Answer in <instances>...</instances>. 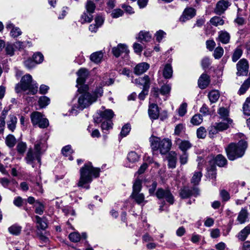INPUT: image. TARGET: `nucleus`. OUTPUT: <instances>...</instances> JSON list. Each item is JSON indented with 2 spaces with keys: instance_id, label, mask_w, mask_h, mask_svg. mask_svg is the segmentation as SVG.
Wrapping results in <instances>:
<instances>
[{
  "instance_id": "obj_1",
  "label": "nucleus",
  "mask_w": 250,
  "mask_h": 250,
  "mask_svg": "<svg viewBox=\"0 0 250 250\" xmlns=\"http://www.w3.org/2000/svg\"><path fill=\"white\" fill-rule=\"evenodd\" d=\"M100 171V168L93 167L91 163L88 162L85 164L80 170V178L78 183V186L83 187L84 185L91 183L94 178L99 176ZM84 188L89 189V186L84 187Z\"/></svg>"
},
{
  "instance_id": "obj_2",
  "label": "nucleus",
  "mask_w": 250,
  "mask_h": 250,
  "mask_svg": "<svg viewBox=\"0 0 250 250\" xmlns=\"http://www.w3.org/2000/svg\"><path fill=\"white\" fill-rule=\"evenodd\" d=\"M88 90V86L87 85L78 87V104L75 107L79 110H83L96 101V97H92V95L87 92Z\"/></svg>"
},
{
  "instance_id": "obj_3",
  "label": "nucleus",
  "mask_w": 250,
  "mask_h": 250,
  "mask_svg": "<svg viewBox=\"0 0 250 250\" xmlns=\"http://www.w3.org/2000/svg\"><path fill=\"white\" fill-rule=\"evenodd\" d=\"M248 147L247 142L243 140L238 143H230L225 149L228 159L233 161L242 157Z\"/></svg>"
},
{
  "instance_id": "obj_4",
  "label": "nucleus",
  "mask_w": 250,
  "mask_h": 250,
  "mask_svg": "<svg viewBox=\"0 0 250 250\" xmlns=\"http://www.w3.org/2000/svg\"><path fill=\"white\" fill-rule=\"evenodd\" d=\"M15 90L17 93L21 91L27 94H35L38 91V85L36 82L32 80L30 74H27L22 77L21 82L17 84Z\"/></svg>"
},
{
  "instance_id": "obj_5",
  "label": "nucleus",
  "mask_w": 250,
  "mask_h": 250,
  "mask_svg": "<svg viewBox=\"0 0 250 250\" xmlns=\"http://www.w3.org/2000/svg\"><path fill=\"white\" fill-rule=\"evenodd\" d=\"M46 148L44 141L42 140L37 141L35 142L33 153V150L30 148L28 150L26 156L25 158L26 162L28 164H32L35 160H37L38 162L41 163L40 155L42 151H44Z\"/></svg>"
},
{
  "instance_id": "obj_6",
  "label": "nucleus",
  "mask_w": 250,
  "mask_h": 250,
  "mask_svg": "<svg viewBox=\"0 0 250 250\" xmlns=\"http://www.w3.org/2000/svg\"><path fill=\"white\" fill-rule=\"evenodd\" d=\"M31 120L34 125H38L40 128H46L49 125L48 120L39 112H34L31 114Z\"/></svg>"
},
{
  "instance_id": "obj_7",
  "label": "nucleus",
  "mask_w": 250,
  "mask_h": 250,
  "mask_svg": "<svg viewBox=\"0 0 250 250\" xmlns=\"http://www.w3.org/2000/svg\"><path fill=\"white\" fill-rule=\"evenodd\" d=\"M104 111H100L99 117L95 116L94 118V122L96 123H100L103 120H110L114 116V113L111 109H104V107H103Z\"/></svg>"
},
{
  "instance_id": "obj_8",
  "label": "nucleus",
  "mask_w": 250,
  "mask_h": 250,
  "mask_svg": "<svg viewBox=\"0 0 250 250\" xmlns=\"http://www.w3.org/2000/svg\"><path fill=\"white\" fill-rule=\"evenodd\" d=\"M237 73L238 76L246 75L248 74L249 64L248 61L245 59H241L236 64Z\"/></svg>"
},
{
  "instance_id": "obj_9",
  "label": "nucleus",
  "mask_w": 250,
  "mask_h": 250,
  "mask_svg": "<svg viewBox=\"0 0 250 250\" xmlns=\"http://www.w3.org/2000/svg\"><path fill=\"white\" fill-rule=\"evenodd\" d=\"M156 195L159 199L165 198L166 201L171 205L173 204L174 203V197L169 190H164L162 188H159L157 191Z\"/></svg>"
},
{
  "instance_id": "obj_10",
  "label": "nucleus",
  "mask_w": 250,
  "mask_h": 250,
  "mask_svg": "<svg viewBox=\"0 0 250 250\" xmlns=\"http://www.w3.org/2000/svg\"><path fill=\"white\" fill-rule=\"evenodd\" d=\"M156 195L159 199L165 198L166 201L171 205L173 204L174 203V197L169 190H164L162 188H159L157 191Z\"/></svg>"
},
{
  "instance_id": "obj_11",
  "label": "nucleus",
  "mask_w": 250,
  "mask_h": 250,
  "mask_svg": "<svg viewBox=\"0 0 250 250\" xmlns=\"http://www.w3.org/2000/svg\"><path fill=\"white\" fill-rule=\"evenodd\" d=\"M129 50L127 46L125 44L119 43L116 47H114L112 49V52L113 55L116 57H119L121 55L125 54V55H128Z\"/></svg>"
},
{
  "instance_id": "obj_12",
  "label": "nucleus",
  "mask_w": 250,
  "mask_h": 250,
  "mask_svg": "<svg viewBox=\"0 0 250 250\" xmlns=\"http://www.w3.org/2000/svg\"><path fill=\"white\" fill-rule=\"evenodd\" d=\"M148 114L152 120L158 119L160 116V108L155 104H150L148 108Z\"/></svg>"
},
{
  "instance_id": "obj_13",
  "label": "nucleus",
  "mask_w": 250,
  "mask_h": 250,
  "mask_svg": "<svg viewBox=\"0 0 250 250\" xmlns=\"http://www.w3.org/2000/svg\"><path fill=\"white\" fill-rule=\"evenodd\" d=\"M88 71L85 68H81L77 72L78 78L77 80V87H80L83 85H84V83L87 76H88Z\"/></svg>"
},
{
  "instance_id": "obj_14",
  "label": "nucleus",
  "mask_w": 250,
  "mask_h": 250,
  "mask_svg": "<svg viewBox=\"0 0 250 250\" xmlns=\"http://www.w3.org/2000/svg\"><path fill=\"white\" fill-rule=\"evenodd\" d=\"M132 82L137 85H142L145 90H148L150 87V78L147 75L136 79Z\"/></svg>"
},
{
  "instance_id": "obj_15",
  "label": "nucleus",
  "mask_w": 250,
  "mask_h": 250,
  "mask_svg": "<svg viewBox=\"0 0 250 250\" xmlns=\"http://www.w3.org/2000/svg\"><path fill=\"white\" fill-rule=\"evenodd\" d=\"M230 5L229 2L227 0H221L219 1L215 8V13L218 15H221Z\"/></svg>"
},
{
  "instance_id": "obj_16",
  "label": "nucleus",
  "mask_w": 250,
  "mask_h": 250,
  "mask_svg": "<svg viewBox=\"0 0 250 250\" xmlns=\"http://www.w3.org/2000/svg\"><path fill=\"white\" fill-rule=\"evenodd\" d=\"M195 15V11L194 9L192 8H186L180 18V21L182 22H185L188 20L192 18Z\"/></svg>"
},
{
  "instance_id": "obj_17",
  "label": "nucleus",
  "mask_w": 250,
  "mask_h": 250,
  "mask_svg": "<svg viewBox=\"0 0 250 250\" xmlns=\"http://www.w3.org/2000/svg\"><path fill=\"white\" fill-rule=\"evenodd\" d=\"M171 142L168 139H164L161 141L159 150L162 154H165L170 149Z\"/></svg>"
},
{
  "instance_id": "obj_18",
  "label": "nucleus",
  "mask_w": 250,
  "mask_h": 250,
  "mask_svg": "<svg viewBox=\"0 0 250 250\" xmlns=\"http://www.w3.org/2000/svg\"><path fill=\"white\" fill-rule=\"evenodd\" d=\"M198 189L196 188L190 189L188 188L185 187L181 189L180 194L182 198H187L191 195L198 194Z\"/></svg>"
},
{
  "instance_id": "obj_19",
  "label": "nucleus",
  "mask_w": 250,
  "mask_h": 250,
  "mask_svg": "<svg viewBox=\"0 0 250 250\" xmlns=\"http://www.w3.org/2000/svg\"><path fill=\"white\" fill-rule=\"evenodd\" d=\"M230 36L226 31H221L218 32V36L216 41L221 42L223 44H227L229 42Z\"/></svg>"
},
{
  "instance_id": "obj_20",
  "label": "nucleus",
  "mask_w": 250,
  "mask_h": 250,
  "mask_svg": "<svg viewBox=\"0 0 250 250\" xmlns=\"http://www.w3.org/2000/svg\"><path fill=\"white\" fill-rule=\"evenodd\" d=\"M210 83L209 77L206 74H203L198 80V86L201 89L206 88Z\"/></svg>"
},
{
  "instance_id": "obj_21",
  "label": "nucleus",
  "mask_w": 250,
  "mask_h": 250,
  "mask_svg": "<svg viewBox=\"0 0 250 250\" xmlns=\"http://www.w3.org/2000/svg\"><path fill=\"white\" fill-rule=\"evenodd\" d=\"M149 68V64L146 62H141L138 64L134 68L135 74L139 75L145 73Z\"/></svg>"
},
{
  "instance_id": "obj_22",
  "label": "nucleus",
  "mask_w": 250,
  "mask_h": 250,
  "mask_svg": "<svg viewBox=\"0 0 250 250\" xmlns=\"http://www.w3.org/2000/svg\"><path fill=\"white\" fill-rule=\"evenodd\" d=\"M9 120L7 121V128L11 131L14 132L16 127L17 118L14 115H9Z\"/></svg>"
},
{
  "instance_id": "obj_23",
  "label": "nucleus",
  "mask_w": 250,
  "mask_h": 250,
  "mask_svg": "<svg viewBox=\"0 0 250 250\" xmlns=\"http://www.w3.org/2000/svg\"><path fill=\"white\" fill-rule=\"evenodd\" d=\"M177 144L179 148L183 151V152H187V150L189 149L191 146V144L187 140H181L178 139L177 141Z\"/></svg>"
},
{
  "instance_id": "obj_24",
  "label": "nucleus",
  "mask_w": 250,
  "mask_h": 250,
  "mask_svg": "<svg viewBox=\"0 0 250 250\" xmlns=\"http://www.w3.org/2000/svg\"><path fill=\"white\" fill-rule=\"evenodd\" d=\"M168 167L169 168H174L176 167L177 162V154L175 152H171L168 157Z\"/></svg>"
},
{
  "instance_id": "obj_25",
  "label": "nucleus",
  "mask_w": 250,
  "mask_h": 250,
  "mask_svg": "<svg viewBox=\"0 0 250 250\" xmlns=\"http://www.w3.org/2000/svg\"><path fill=\"white\" fill-rule=\"evenodd\" d=\"M149 141L150 142V146L151 149L153 151L159 150L161 142L160 138L155 136H151L149 138Z\"/></svg>"
},
{
  "instance_id": "obj_26",
  "label": "nucleus",
  "mask_w": 250,
  "mask_h": 250,
  "mask_svg": "<svg viewBox=\"0 0 250 250\" xmlns=\"http://www.w3.org/2000/svg\"><path fill=\"white\" fill-rule=\"evenodd\" d=\"M232 122V120L227 119L225 121L223 120L222 122L219 123H216L215 124L219 131H222L228 129L229 127V125L231 124Z\"/></svg>"
},
{
  "instance_id": "obj_27",
  "label": "nucleus",
  "mask_w": 250,
  "mask_h": 250,
  "mask_svg": "<svg viewBox=\"0 0 250 250\" xmlns=\"http://www.w3.org/2000/svg\"><path fill=\"white\" fill-rule=\"evenodd\" d=\"M250 234V226H247L242 229L237 235L239 240L244 241Z\"/></svg>"
},
{
  "instance_id": "obj_28",
  "label": "nucleus",
  "mask_w": 250,
  "mask_h": 250,
  "mask_svg": "<svg viewBox=\"0 0 250 250\" xmlns=\"http://www.w3.org/2000/svg\"><path fill=\"white\" fill-rule=\"evenodd\" d=\"M173 70L171 65L170 64L167 63L164 65L163 75L165 78L170 79L172 76Z\"/></svg>"
},
{
  "instance_id": "obj_29",
  "label": "nucleus",
  "mask_w": 250,
  "mask_h": 250,
  "mask_svg": "<svg viewBox=\"0 0 250 250\" xmlns=\"http://www.w3.org/2000/svg\"><path fill=\"white\" fill-rule=\"evenodd\" d=\"M103 58V53L101 51L93 53L90 55L91 61L96 63H99L101 62Z\"/></svg>"
},
{
  "instance_id": "obj_30",
  "label": "nucleus",
  "mask_w": 250,
  "mask_h": 250,
  "mask_svg": "<svg viewBox=\"0 0 250 250\" xmlns=\"http://www.w3.org/2000/svg\"><path fill=\"white\" fill-rule=\"evenodd\" d=\"M7 28H12L10 32L11 35L15 38L19 36L21 34V31L19 27H14L12 23H9L6 25Z\"/></svg>"
},
{
  "instance_id": "obj_31",
  "label": "nucleus",
  "mask_w": 250,
  "mask_h": 250,
  "mask_svg": "<svg viewBox=\"0 0 250 250\" xmlns=\"http://www.w3.org/2000/svg\"><path fill=\"white\" fill-rule=\"evenodd\" d=\"M248 213L246 208H242L238 214L237 220L240 224L244 223L248 218Z\"/></svg>"
},
{
  "instance_id": "obj_32",
  "label": "nucleus",
  "mask_w": 250,
  "mask_h": 250,
  "mask_svg": "<svg viewBox=\"0 0 250 250\" xmlns=\"http://www.w3.org/2000/svg\"><path fill=\"white\" fill-rule=\"evenodd\" d=\"M16 143V139L12 134L8 135L5 138V144L9 148L13 147Z\"/></svg>"
},
{
  "instance_id": "obj_33",
  "label": "nucleus",
  "mask_w": 250,
  "mask_h": 250,
  "mask_svg": "<svg viewBox=\"0 0 250 250\" xmlns=\"http://www.w3.org/2000/svg\"><path fill=\"white\" fill-rule=\"evenodd\" d=\"M220 94L217 90H212L208 94V97L210 102L212 103H215L219 99Z\"/></svg>"
},
{
  "instance_id": "obj_34",
  "label": "nucleus",
  "mask_w": 250,
  "mask_h": 250,
  "mask_svg": "<svg viewBox=\"0 0 250 250\" xmlns=\"http://www.w3.org/2000/svg\"><path fill=\"white\" fill-rule=\"evenodd\" d=\"M151 36L148 32L141 31L138 36V40L141 42H148L150 40Z\"/></svg>"
},
{
  "instance_id": "obj_35",
  "label": "nucleus",
  "mask_w": 250,
  "mask_h": 250,
  "mask_svg": "<svg viewBox=\"0 0 250 250\" xmlns=\"http://www.w3.org/2000/svg\"><path fill=\"white\" fill-rule=\"evenodd\" d=\"M35 208V212L39 215H42L43 213L45 207L44 205L39 201H36L34 205Z\"/></svg>"
},
{
  "instance_id": "obj_36",
  "label": "nucleus",
  "mask_w": 250,
  "mask_h": 250,
  "mask_svg": "<svg viewBox=\"0 0 250 250\" xmlns=\"http://www.w3.org/2000/svg\"><path fill=\"white\" fill-rule=\"evenodd\" d=\"M93 18V16L90 13L84 12L81 16L80 21L83 24L85 22H90Z\"/></svg>"
},
{
  "instance_id": "obj_37",
  "label": "nucleus",
  "mask_w": 250,
  "mask_h": 250,
  "mask_svg": "<svg viewBox=\"0 0 250 250\" xmlns=\"http://www.w3.org/2000/svg\"><path fill=\"white\" fill-rule=\"evenodd\" d=\"M131 197L134 199L138 204H140L144 201L145 197L142 193H140L139 192H132Z\"/></svg>"
},
{
  "instance_id": "obj_38",
  "label": "nucleus",
  "mask_w": 250,
  "mask_h": 250,
  "mask_svg": "<svg viewBox=\"0 0 250 250\" xmlns=\"http://www.w3.org/2000/svg\"><path fill=\"white\" fill-rule=\"evenodd\" d=\"M250 87V79H247L246 81H244L243 83L241 86L239 91L238 94L239 95H242L244 94L246 91L249 89Z\"/></svg>"
},
{
  "instance_id": "obj_39",
  "label": "nucleus",
  "mask_w": 250,
  "mask_h": 250,
  "mask_svg": "<svg viewBox=\"0 0 250 250\" xmlns=\"http://www.w3.org/2000/svg\"><path fill=\"white\" fill-rule=\"evenodd\" d=\"M218 113L219 114L221 118H222L224 121L227 119H230L229 117V111L226 108L223 107H220L218 111Z\"/></svg>"
},
{
  "instance_id": "obj_40",
  "label": "nucleus",
  "mask_w": 250,
  "mask_h": 250,
  "mask_svg": "<svg viewBox=\"0 0 250 250\" xmlns=\"http://www.w3.org/2000/svg\"><path fill=\"white\" fill-rule=\"evenodd\" d=\"M203 122L202 116L199 114L194 115L191 119L190 123L194 125H198Z\"/></svg>"
},
{
  "instance_id": "obj_41",
  "label": "nucleus",
  "mask_w": 250,
  "mask_h": 250,
  "mask_svg": "<svg viewBox=\"0 0 250 250\" xmlns=\"http://www.w3.org/2000/svg\"><path fill=\"white\" fill-rule=\"evenodd\" d=\"M35 218L36 223L38 224L37 227L38 228L43 230L47 228V224L45 220H43L39 216H36Z\"/></svg>"
},
{
  "instance_id": "obj_42",
  "label": "nucleus",
  "mask_w": 250,
  "mask_h": 250,
  "mask_svg": "<svg viewBox=\"0 0 250 250\" xmlns=\"http://www.w3.org/2000/svg\"><path fill=\"white\" fill-rule=\"evenodd\" d=\"M210 22L212 25L217 26L222 25L224 24V21L220 17L215 16L210 20Z\"/></svg>"
},
{
  "instance_id": "obj_43",
  "label": "nucleus",
  "mask_w": 250,
  "mask_h": 250,
  "mask_svg": "<svg viewBox=\"0 0 250 250\" xmlns=\"http://www.w3.org/2000/svg\"><path fill=\"white\" fill-rule=\"evenodd\" d=\"M215 161L216 165L219 167L224 166L227 162L225 157L221 154H219L215 157Z\"/></svg>"
},
{
  "instance_id": "obj_44",
  "label": "nucleus",
  "mask_w": 250,
  "mask_h": 250,
  "mask_svg": "<svg viewBox=\"0 0 250 250\" xmlns=\"http://www.w3.org/2000/svg\"><path fill=\"white\" fill-rule=\"evenodd\" d=\"M50 99L45 96H41L39 100V104L42 108L46 107L50 103Z\"/></svg>"
},
{
  "instance_id": "obj_45",
  "label": "nucleus",
  "mask_w": 250,
  "mask_h": 250,
  "mask_svg": "<svg viewBox=\"0 0 250 250\" xmlns=\"http://www.w3.org/2000/svg\"><path fill=\"white\" fill-rule=\"evenodd\" d=\"M202 176V174L200 171L195 172L191 180V183L194 185L198 184L201 180Z\"/></svg>"
},
{
  "instance_id": "obj_46",
  "label": "nucleus",
  "mask_w": 250,
  "mask_h": 250,
  "mask_svg": "<svg viewBox=\"0 0 250 250\" xmlns=\"http://www.w3.org/2000/svg\"><path fill=\"white\" fill-rule=\"evenodd\" d=\"M101 125V128L103 130L107 131L112 128V122L110 120H103Z\"/></svg>"
},
{
  "instance_id": "obj_47",
  "label": "nucleus",
  "mask_w": 250,
  "mask_h": 250,
  "mask_svg": "<svg viewBox=\"0 0 250 250\" xmlns=\"http://www.w3.org/2000/svg\"><path fill=\"white\" fill-rule=\"evenodd\" d=\"M127 159L129 162L134 163L138 161L139 156L135 152L131 151L128 154Z\"/></svg>"
},
{
  "instance_id": "obj_48",
  "label": "nucleus",
  "mask_w": 250,
  "mask_h": 250,
  "mask_svg": "<svg viewBox=\"0 0 250 250\" xmlns=\"http://www.w3.org/2000/svg\"><path fill=\"white\" fill-rule=\"evenodd\" d=\"M16 148L18 153L23 155L27 148L26 144L23 142H19Z\"/></svg>"
},
{
  "instance_id": "obj_49",
  "label": "nucleus",
  "mask_w": 250,
  "mask_h": 250,
  "mask_svg": "<svg viewBox=\"0 0 250 250\" xmlns=\"http://www.w3.org/2000/svg\"><path fill=\"white\" fill-rule=\"evenodd\" d=\"M244 113L247 115H250V97L248 98L243 107Z\"/></svg>"
},
{
  "instance_id": "obj_50",
  "label": "nucleus",
  "mask_w": 250,
  "mask_h": 250,
  "mask_svg": "<svg viewBox=\"0 0 250 250\" xmlns=\"http://www.w3.org/2000/svg\"><path fill=\"white\" fill-rule=\"evenodd\" d=\"M95 8L96 6L93 2L90 0L87 1L85 5V8L86 9L87 13H90L92 14L94 13Z\"/></svg>"
},
{
  "instance_id": "obj_51",
  "label": "nucleus",
  "mask_w": 250,
  "mask_h": 250,
  "mask_svg": "<svg viewBox=\"0 0 250 250\" xmlns=\"http://www.w3.org/2000/svg\"><path fill=\"white\" fill-rule=\"evenodd\" d=\"M197 137L200 139H204L206 137L207 135V131L205 128L203 126H201L197 129L196 131Z\"/></svg>"
},
{
  "instance_id": "obj_52",
  "label": "nucleus",
  "mask_w": 250,
  "mask_h": 250,
  "mask_svg": "<svg viewBox=\"0 0 250 250\" xmlns=\"http://www.w3.org/2000/svg\"><path fill=\"white\" fill-rule=\"evenodd\" d=\"M242 50L240 48H237L234 51L232 56V60L236 62L242 56Z\"/></svg>"
},
{
  "instance_id": "obj_53",
  "label": "nucleus",
  "mask_w": 250,
  "mask_h": 250,
  "mask_svg": "<svg viewBox=\"0 0 250 250\" xmlns=\"http://www.w3.org/2000/svg\"><path fill=\"white\" fill-rule=\"evenodd\" d=\"M69 238L71 242L76 243L81 240V237L78 232H74L69 234Z\"/></svg>"
},
{
  "instance_id": "obj_54",
  "label": "nucleus",
  "mask_w": 250,
  "mask_h": 250,
  "mask_svg": "<svg viewBox=\"0 0 250 250\" xmlns=\"http://www.w3.org/2000/svg\"><path fill=\"white\" fill-rule=\"evenodd\" d=\"M9 232L12 234L17 235L21 231V227L16 225H13L8 228Z\"/></svg>"
},
{
  "instance_id": "obj_55",
  "label": "nucleus",
  "mask_w": 250,
  "mask_h": 250,
  "mask_svg": "<svg viewBox=\"0 0 250 250\" xmlns=\"http://www.w3.org/2000/svg\"><path fill=\"white\" fill-rule=\"evenodd\" d=\"M171 85L169 84H165L160 88V94L163 95L168 94L171 90Z\"/></svg>"
},
{
  "instance_id": "obj_56",
  "label": "nucleus",
  "mask_w": 250,
  "mask_h": 250,
  "mask_svg": "<svg viewBox=\"0 0 250 250\" xmlns=\"http://www.w3.org/2000/svg\"><path fill=\"white\" fill-rule=\"evenodd\" d=\"M131 127L130 125L126 124L124 125L121 130L120 135L123 138L125 137L130 132Z\"/></svg>"
},
{
  "instance_id": "obj_57",
  "label": "nucleus",
  "mask_w": 250,
  "mask_h": 250,
  "mask_svg": "<svg viewBox=\"0 0 250 250\" xmlns=\"http://www.w3.org/2000/svg\"><path fill=\"white\" fill-rule=\"evenodd\" d=\"M224 54V50L222 47L218 46L214 51L213 56L216 59H220Z\"/></svg>"
},
{
  "instance_id": "obj_58",
  "label": "nucleus",
  "mask_w": 250,
  "mask_h": 250,
  "mask_svg": "<svg viewBox=\"0 0 250 250\" xmlns=\"http://www.w3.org/2000/svg\"><path fill=\"white\" fill-rule=\"evenodd\" d=\"M166 33L162 30H159L155 34L156 40L159 42H160L162 39L166 37Z\"/></svg>"
},
{
  "instance_id": "obj_59",
  "label": "nucleus",
  "mask_w": 250,
  "mask_h": 250,
  "mask_svg": "<svg viewBox=\"0 0 250 250\" xmlns=\"http://www.w3.org/2000/svg\"><path fill=\"white\" fill-rule=\"evenodd\" d=\"M33 59L36 64L40 63L43 60V56L42 53L37 52L33 55Z\"/></svg>"
},
{
  "instance_id": "obj_60",
  "label": "nucleus",
  "mask_w": 250,
  "mask_h": 250,
  "mask_svg": "<svg viewBox=\"0 0 250 250\" xmlns=\"http://www.w3.org/2000/svg\"><path fill=\"white\" fill-rule=\"evenodd\" d=\"M220 196L223 202H227L230 199L229 193L225 189L221 190L220 191Z\"/></svg>"
},
{
  "instance_id": "obj_61",
  "label": "nucleus",
  "mask_w": 250,
  "mask_h": 250,
  "mask_svg": "<svg viewBox=\"0 0 250 250\" xmlns=\"http://www.w3.org/2000/svg\"><path fill=\"white\" fill-rule=\"evenodd\" d=\"M142 188V182L139 179H137L133 186V192H139Z\"/></svg>"
},
{
  "instance_id": "obj_62",
  "label": "nucleus",
  "mask_w": 250,
  "mask_h": 250,
  "mask_svg": "<svg viewBox=\"0 0 250 250\" xmlns=\"http://www.w3.org/2000/svg\"><path fill=\"white\" fill-rule=\"evenodd\" d=\"M124 14V12L121 9H115L112 11L111 13V16L113 18H118L122 16Z\"/></svg>"
},
{
  "instance_id": "obj_63",
  "label": "nucleus",
  "mask_w": 250,
  "mask_h": 250,
  "mask_svg": "<svg viewBox=\"0 0 250 250\" xmlns=\"http://www.w3.org/2000/svg\"><path fill=\"white\" fill-rule=\"evenodd\" d=\"M187 104L184 103L181 104L178 108V114L180 116H183L187 113Z\"/></svg>"
},
{
  "instance_id": "obj_64",
  "label": "nucleus",
  "mask_w": 250,
  "mask_h": 250,
  "mask_svg": "<svg viewBox=\"0 0 250 250\" xmlns=\"http://www.w3.org/2000/svg\"><path fill=\"white\" fill-rule=\"evenodd\" d=\"M62 152L64 156H68L73 153V150L70 145H67L62 148Z\"/></svg>"
}]
</instances>
